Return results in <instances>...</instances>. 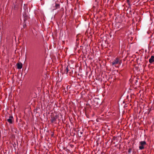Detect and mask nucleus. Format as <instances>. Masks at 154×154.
<instances>
[{"label": "nucleus", "instance_id": "obj_1", "mask_svg": "<svg viewBox=\"0 0 154 154\" xmlns=\"http://www.w3.org/2000/svg\"><path fill=\"white\" fill-rule=\"evenodd\" d=\"M60 5L56 3H54L51 6L50 9L52 11H54V10L60 8Z\"/></svg>", "mask_w": 154, "mask_h": 154}, {"label": "nucleus", "instance_id": "obj_2", "mask_svg": "<svg viewBox=\"0 0 154 154\" xmlns=\"http://www.w3.org/2000/svg\"><path fill=\"white\" fill-rule=\"evenodd\" d=\"M146 144L145 141H141L139 142V149L140 150H142L144 148V146Z\"/></svg>", "mask_w": 154, "mask_h": 154}, {"label": "nucleus", "instance_id": "obj_3", "mask_svg": "<svg viewBox=\"0 0 154 154\" xmlns=\"http://www.w3.org/2000/svg\"><path fill=\"white\" fill-rule=\"evenodd\" d=\"M122 62L121 60H119L118 58H116L112 62V65H115L116 66V65L119 64L120 65L121 64Z\"/></svg>", "mask_w": 154, "mask_h": 154}, {"label": "nucleus", "instance_id": "obj_4", "mask_svg": "<svg viewBox=\"0 0 154 154\" xmlns=\"http://www.w3.org/2000/svg\"><path fill=\"white\" fill-rule=\"evenodd\" d=\"M7 121L10 123L12 124L13 122V117L12 116L9 117V118L7 119Z\"/></svg>", "mask_w": 154, "mask_h": 154}, {"label": "nucleus", "instance_id": "obj_5", "mask_svg": "<svg viewBox=\"0 0 154 154\" xmlns=\"http://www.w3.org/2000/svg\"><path fill=\"white\" fill-rule=\"evenodd\" d=\"M23 15L24 16V23H25L24 24V26H26V20H27V19L28 18V16L26 14H23Z\"/></svg>", "mask_w": 154, "mask_h": 154}, {"label": "nucleus", "instance_id": "obj_6", "mask_svg": "<svg viewBox=\"0 0 154 154\" xmlns=\"http://www.w3.org/2000/svg\"><path fill=\"white\" fill-rule=\"evenodd\" d=\"M154 61V56H152L151 58L149 60V62L150 63H151Z\"/></svg>", "mask_w": 154, "mask_h": 154}, {"label": "nucleus", "instance_id": "obj_7", "mask_svg": "<svg viewBox=\"0 0 154 154\" xmlns=\"http://www.w3.org/2000/svg\"><path fill=\"white\" fill-rule=\"evenodd\" d=\"M22 64L21 63L17 64V67L18 69H21L22 67Z\"/></svg>", "mask_w": 154, "mask_h": 154}, {"label": "nucleus", "instance_id": "obj_8", "mask_svg": "<svg viewBox=\"0 0 154 154\" xmlns=\"http://www.w3.org/2000/svg\"><path fill=\"white\" fill-rule=\"evenodd\" d=\"M56 118H55V117H53V118H52L51 119V122L52 123H53L54 122H55V121H56Z\"/></svg>", "mask_w": 154, "mask_h": 154}, {"label": "nucleus", "instance_id": "obj_9", "mask_svg": "<svg viewBox=\"0 0 154 154\" xmlns=\"http://www.w3.org/2000/svg\"><path fill=\"white\" fill-rule=\"evenodd\" d=\"M66 73H67L68 72V71H69L68 69V68H67V67H66Z\"/></svg>", "mask_w": 154, "mask_h": 154}, {"label": "nucleus", "instance_id": "obj_10", "mask_svg": "<svg viewBox=\"0 0 154 154\" xmlns=\"http://www.w3.org/2000/svg\"><path fill=\"white\" fill-rule=\"evenodd\" d=\"M54 117H55L56 119L58 117V116L57 115H56Z\"/></svg>", "mask_w": 154, "mask_h": 154}]
</instances>
